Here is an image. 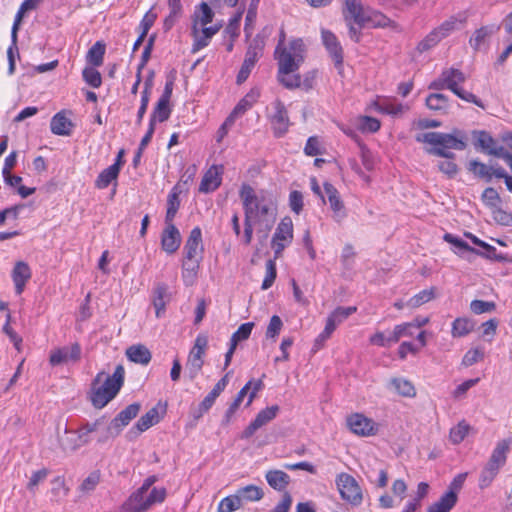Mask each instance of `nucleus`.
<instances>
[{"label":"nucleus","instance_id":"58836bf2","mask_svg":"<svg viewBox=\"0 0 512 512\" xmlns=\"http://www.w3.org/2000/svg\"><path fill=\"white\" fill-rule=\"evenodd\" d=\"M473 138L475 140V147L480 148L483 152L489 154V151L492 150L497 142L496 140L486 131H474Z\"/></svg>","mask_w":512,"mask_h":512},{"label":"nucleus","instance_id":"ea45409f","mask_svg":"<svg viewBox=\"0 0 512 512\" xmlns=\"http://www.w3.org/2000/svg\"><path fill=\"white\" fill-rule=\"evenodd\" d=\"M426 106L430 110L446 113L449 107L448 97L441 93L429 94L426 98Z\"/></svg>","mask_w":512,"mask_h":512},{"label":"nucleus","instance_id":"f8f14e48","mask_svg":"<svg viewBox=\"0 0 512 512\" xmlns=\"http://www.w3.org/2000/svg\"><path fill=\"white\" fill-rule=\"evenodd\" d=\"M321 38L329 56L334 62L335 67L338 69L339 73H341V70L343 69L344 56L340 42L333 32L325 29L321 31Z\"/></svg>","mask_w":512,"mask_h":512},{"label":"nucleus","instance_id":"c9c22d12","mask_svg":"<svg viewBox=\"0 0 512 512\" xmlns=\"http://www.w3.org/2000/svg\"><path fill=\"white\" fill-rule=\"evenodd\" d=\"M511 443V439H503L497 442L496 447L492 451L489 459L503 467L506 463L507 454L510 450Z\"/></svg>","mask_w":512,"mask_h":512},{"label":"nucleus","instance_id":"9d476101","mask_svg":"<svg viewBox=\"0 0 512 512\" xmlns=\"http://www.w3.org/2000/svg\"><path fill=\"white\" fill-rule=\"evenodd\" d=\"M323 187L325 196L327 197V201L332 211V218L336 223L340 224L347 217V210L340 197V193L335 186L329 182H325Z\"/></svg>","mask_w":512,"mask_h":512},{"label":"nucleus","instance_id":"774afa93","mask_svg":"<svg viewBox=\"0 0 512 512\" xmlns=\"http://www.w3.org/2000/svg\"><path fill=\"white\" fill-rule=\"evenodd\" d=\"M483 357H484V353L482 350H480L479 348H473V349L468 350L465 353V355L462 359V364L465 367H469V366L474 365L478 361L482 360Z\"/></svg>","mask_w":512,"mask_h":512},{"label":"nucleus","instance_id":"393cba45","mask_svg":"<svg viewBox=\"0 0 512 512\" xmlns=\"http://www.w3.org/2000/svg\"><path fill=\"white\" fill-rule=\"evenodd\" d=\"M214 11L206 2H201L195 6L191 16V27H205L213 21Z\"/></svg>","mask_w":512,"mask_h":512},{"label":"nucleus","instance_id":"423d86ee","mask_svg":"<svg viewBox=\"0 0 512 512\" xmlns=\"http://www.w3.org/2000/svg\"><path fill=\"white\" fill-rule=\"evenodd\" d=\"M418 142L428 143L434 148L464 150L466 143L463 139L457 138L452 134L441 132H427L416 137Z\"/></svg>","mask_w":512,"mask_h":512},{"label":"nucleus","instance_id":"f257e3e1","mask_svg":"<svg viewBox=\"0 0 512 512\" xmlns=\"http://www.w3.org/2000/svg\"><path fill=\"white\" fill-rule=\"evenodd\" d=\"M239 195L243 202L244 210V232L242 242L245 245H249L251 243L254 227L256 228L259 237L262 240H265L268 237L275 220L270 207L266 204L260 205L254 189L248 184H243L241 186Z\"/></svg>","mask_w":512,"mask_h":512},{"label":"nucleus","instance_id":"c756f323","mask_svg":"<svg viewBox=\"0 0 512 512\" xmlns=\"http://www.w3.org/2000/svg\"><path fill=\"white\" fill-rule=\"evenodd\" d=\"M127 358L134 363L147 365L152 358L149 349L141 344L132 345L126 350Z\"/></svg>","mask_w":512,"mask_h":512},{"label":"nucleus","instance_id":"3c124183","mask_svg":"<svg viewBox=\"0 0 512 512\" xmlns=\"http://www.w3.org/2000/svg\"><path fill=\"white\" fill-rule=\"evenodd\" d=\"M254 327L253 322H246L239 326V328L232 334L230 343L237 346L239 342L247 340Z\"/></svg>","mask_w":512,"mask_h":512},{"label":"nucleus","instance_id":"13d9d810","mask_svg":"<svg viewBox=\"0 0 512 512\" xmlns=\"http://www.w3.org/2000/svg\"><path fill=\"white\" fill-rule=\"evenodd\" d=\"M101 474L98 470L91 472L79 486V490L83 493H89L95 490L100 483Z\"/></svg>","mask_w":512,"mask_h":512},{"label":"nucleus","instance_id":"603ef678","mask_svg":"<svg viewBox=\"0 0 512 512\" xmlns=\"http://www.w3.org/2000/svg\"><path fill=\"white\" fill-rule=\"evenodd\" d=\"M49 475V470L47 468H42L40 470L34 471L29 478V481L26 485V488L29 492L35 494L40 483L44 482Z\"/></svg>","mask_w":512,"mask_h":512},{"label":"nucleus","instance_id":"7c9ffc66","mask_svg":"<svg viewBox=\"0 0 512 512\" xmlns=\"http://www.w3.org/2000/svg\"><path fill=\"white\" fill-rule=\"evenodd\" d=\"M268 484L277 491H285L290 483V476L282 470H270L266 473Z\"/></svg>","mask_w":512,"mask_h":512},{"label":"nucleus","instance_id":"f704fd0d","mask_svg":"<svg viewBox=\"0 0 512 512\" xmlns=\"http://www.w3.org/2000/svg\"><path fill=\"white\" fill-rule=\"evenodd\" d=\"M106 52V44L103 41H97L87 52L86 61L91 66L99 67L103 64Z\"/></svg>","mask_w":512,"mask_h":512},{"label":"nucleus","instance_id":"8fccbe9b","mask_svg":"<svg viewBox=\"0 0 512 512\" xmlns=\"http://www.w3.org/2000/svg\"><path fill=\"white\" fill-rule=\"evenodd\" d=\"M279 412V406L273 405L261 410L253 420L260 428L272 421Z\"/></svg>","mask_w":512,"mask_h":512},{"label":"nucleus","instance_id":"6e6d98bb","mask_svg":"<svg viewBox=\"0 0 512 512\" xmlns=\"http://www.w3.org/2000/svg\"><path fill=\"white\" fill-rule=\"evenodd\" d=\"M82 76L84 81L93 88H99L102 84L101 74L94 68V66L84 68Z\"/></svg>","mask_w":512,"mask_h":512},{"label":"nucleus","instance_id":"4d7b16f0","mask_svg":"<svg viewBox=\"0 0 512 512\" xmlns=\"http://www.w3.org/2000/svg\"><path fill=\"white\" fill-rule=\"evenodd\" d=\"M469 425L465 422H460L450 430L449 438L453 444L461 443L467 436Z\"/></svg>","mask_w":512,"mask_h":512},{"label":"nucleus","instance_id":"72a5a7b5","mask_svg":"<svg viewBox=\"0 0 512 512\" xmlns=\"http://www.w3.org/2000/svg\"><path fill=\"white\" fill-rule=\"evenodd\" d=\"M178 188H179V184L175 185L168 195L165 223H169V222L173 223L176 213L180 207L179 195H180L181 191L178 190Z\"/></svg>","mask_w":512,"mask_h":512},{"label":"nucleus","instance_id":"2eb2a0df","mask_svg":"<svg viewBox=\"0 0 512 512\" xmlns=\"http://www.w3.org/2000/svg\"><path fill=\"white\" fill-rule=\"evenodd\" d=\"M369 8H365L361 0H345L343 16L345 21H353L354 24L365 27L366 15Z\"/></svg>","mask_w":512,"mask_h":512},{"label":"nucleus","instance_id":"20e7f679","mask_svg":"<svg viewBox=\"0 0 512 512\" xmlns=\"http://www.w3.org/2000/svg\"><path fill=\"white\" fill-rule=\"evenodd\" d=\"M335 483L341 498L352 506H359L363 501V492L356 479L345 472L336 476Z\"/></svg>","mask_w":512,"mask_h":512},{"label":"nucleus","instance_id":"49530a36","mask_svg":"<svg viewBox=\"0 0 512 512\" xmlns=\"http://www.w3.org/2000/svg\"><path fill=\"white\" fill-rule=\"evenodd\" d=\"M468 170L476 177L484 179L486 182L491 181L490 166H487L478 160H471L469 162Z\"/></svg>","mask_w":512,"mask_h":512},{"label":"nucleus","instance_id":"0e129e2a","mask_svg":"<svg viewBox=\"0 0 512 512\" xmlns=\"http://www.w3.org/2000/svg\"><path fill=\"white\" fill-rule=\"evenodd\" d=\"M149 494H146V503L153 506L157 503H162L167 495V491L164 487H154L149 490Z\"/></svg>","mask_w":512,"mask_h":512},{"label":"nucleus","instance_id":"7ed1b4c3","mask_svg":"<svg viewBox=\"0 0 512 512\" xmlns=\"http://www.w3.org/2000/svg\"><path fill=\"white\" fill-rule=\"evenodd\" d=\"M284 37L282 33L274 52L278 65L277 73L291 74L297 72L304 62L306 49L303 40L300 38L290 41L286 46Z\"/></svg>","mask_w":512,"mask_h":512},{"label":"nucleus","instance_id":"b1692460","mask_svg":"<svg viewBox=\"0 0 512 512\" xmlns=\"http://www.w3.org/2000/svg\"><path fill=\"white\" fill-rule=\"evenodd\" d=\"M147 492L137 489L128 499L122 504L124 512H146L151 508L150 504L146 503Z\"/></svg>","mask_w":512,"mask_h":512},{"label":"nucleus","instance_id":"2f4dec72","mask_svg":"<svg viewBox=\"0 0 512 512\" xmlns=\"http://www.w3.org/2000/svg\"><path fill=\"white\" fill-rule=\"evenodd\" d=\"M458 501V496L453 493H444L438 501L430 505L427 512H450Z\"/></svg>","mask_w":512,"mask_h":512},{"label":"nucleus","instance_id":"473e14b6","mask_svg":"<svg viewBox=\"0 0 512 512\" xmlns=\"http://www.w3.org/2000/svg\"><path fill=\"white\" fill-rule=\"evenodd\" d=\"M236 495L238 496L241 504L243 505L244 502H254L261 500L264 496V492L262 488H260L259 486L250 484L239 488L236 491Z\"/></svg>","mask_w":512,"mask_h":512},{"label":"nucleus","instance_id":"6e6552de","mask_svg":"<svg viewBox=\"0 0 512 512\" xmlns=\"http://www.w3.org/2000/svg\"><path fill=\"white\" fill-rule=\"evenodd\" d=\"M141 405L139 403H132L125 409L120 411L115 418H113L107 427V433L111 437L118 436L124 427H126L131 420H133L139 413Z\"/></svg>","mask_w":512,"mask_h":512},{"label":"nucleus","instance_id":"79ce46f5","mask_svg":"<svg viewBox=\"0 0 512 512\" xmlns=\"http://www.w3.org/2000/svg\"><path fill=\"white\" fill-rule=\"evenodd\" d=\"M474 329V322L469 318H456L452 323V336L454 338L464 337Z\"/></svg>","mask_w":512,"mask_h":512},{"label":"nucleus","instance_id":"37998d69","mask_svg":"<svg viewBox=\"0 0 512 512\" xmlns=\"http://www.w3.org/2000/svg\"><path fill=\"white\" fill-rule=\"evenodd\" d=\"M494 26H482L475 30L474 34L469 40L470 46L475 50H479L485 40L495 32Z\"/></svg>","mask_w":512,"mask_h":512},{"label":"nucleus","instance_id":"cd10ccee","mask_svg":"<svg viewBox=\"0 0 512 512\" xmlns=\"http://www.w3.org/2000/svg\"><path fill=\"white\" fill-rule=\"evenodd\" d=\"M220 171L217 166L210 167L203 175L200 185L199 192L209 193L215 191L221 185Z\"/></svg>","mask_w":512,"mask_h":512},{"label":"nucleus","instance_id":"dca6fc26","mask_svg":"<svg viewBox=\"0 0 512 512\" xmlns=\"http://www.w3.org/2000/svg\"><path fill=\"white\" fill-rule=\"evenodd\" d=\"M469 16L470 13L468 10L460 11L457 14L450 16L439 26L435 27L434 30L441 40H443L455 30L459 29V26H464L467 23Z\"/></svg>","mask_w":512,"mask_h":512},{"label":"nucleus","instance_id":"e433bc0d","mask_svg":"<svg viewBox=\"0 0 512 512\" xmlns=\"http://www.w3.org/2000/svg\"><path fill=\"white\" fill-rule=\"evenodd\" d=\"M119 172L118 164L110 165L98 175L95 181L96 187L99 189L107 188L112 183V181L117 179Z\"/></svg>","mask_w":512,"mask_h":512},{"label":"nucleus","instance_id":"412c9836","mask_svg":"<svg viewBox=\"0 0 512 512\" xmlns=\"http://www.w3.org/2000/svg\"><path fill=\"white\" fill-rule=\"evenodd\" d=\"M67 111L56 113L50 121V130L57 136H70L75 124L66 116Z\"/></svg>","mask_w":512,"mask_h":512},{"label":"nucleus","instance_id":"69168bd1","mask_svg":"<svg viewBox=\"0 0 512 512\" xmlns=\"http://www.w3.org/2000/svg\"><path fill=\"white\" fill-rule=\"evenodd\" d=\"M357 311L356 306H349V307H337L329 316L333 318L338 325L342 323L344 320H346L350 315L355 313Z\"/></svg>","mask_w":512,"mask_h":512},{"label":"nucleus","instance_id":"1a4fd4ad","mask_svg":"<svg viewBox=\"0 0 512 512\" xmlns=\"http://www.w3.org/2000/svg\"><path fill=\"white\" fill-rule=\"evenodd\" d=\"M272 105L274 112L269 116V120L272 125L274 136L280 138L287 133L290 125L288 112L284 103L278 99L275 100Z\"/></svg>","mask_w":512,"mask_h":512},{"label":"nucleus","instance_id":"c85d7f7f","mask_svg":"<svg viewBox=\"0 0 512 512\" xmlns=\"http://www.w3.org/2000/svg\"><path fill=\"white\" fill-rule=\"evenodd\" d=\"M202 257L186 259L184 257V261L182 264V279L186 286H191L194 284L198 270L200 268V261Z\"/></svg>","mask_w":512,"mask_h":512},{"label":"nucleus","instance_id":"de8ad7c7","mask_svg":"<svg viewBox=\"0 0 512 512\" xmlns=\"http://www.w3.org/2000/svg\"><path fill=\"white\" fill-rule=\"evenodd\" d=\"M278 82L289 90H294L301 87V75L297 72L291 74L277 73Z\"/></svg>","mask_w":512,"mask_h":512},{"label":"nucleus","instance_id":"a211bd4d","mask_svg":"<svg viewBox=\"0 0 512 512\" xmlns=\"http://www.w3.org/2000/svg\"><path fill=\"white\" fill-rule=\"evenodd\" d=\"M171 300L169 287L165 283H157L152 291V303L157 318L165 313L166 304Z\"/></svg>","mask_w":512,"mask_h":512},{"label":"nucleus","instance_id":"4468645a","mask_svg":"<svg viewBox=\"0 0 512 512\" xmlns=\"http://www.w3.org/2000/svg\"><path fill=\"white\" fill-rule=\"evenodd\" d=\"M221 27V24H214L208 27H196V29L191 27V36L193 38L191 52L196 53L207 47L213 36L219 32Z\"/></svg>","mask_w":512,"mask_h":512},{"label":"nucleus","instance_id":"052dcab7","mask_svg":"<svg viewBox=\"0 0 512 512\" xmlns=\"http://www.w3.org/2000/svg\"><path fill=\"white\" fill-rule=\"evenodd\" d=\"M276 276H277V269H276L275 260L269 259L266 262V276L262 282L261 288L263 290L269 289L273 285V283L276 279Z\"/></svg>","mask_w":512,"mask_h":512},{"label":"nucleus","instance_id":"a878e982","mask_svg":"<svg viewBox=\"0 0 512 512\" xmlns=\"http://www.w3.org/2000/svg\"><path fill=\"white\" fill-rule=\"evenodd\" d=\"M31 278V270L27 263L19 261L12 270V279L15 285L17 295L22 294L26 282Z\"/></svg>","mask_w":512,"mask_h":512},{"label":"nucleus","instance_id":"e2e57ef3","mask_svg":"<svg viewBox=\"0 0 512 512\" xmlns=\"http://www.w3.org/2000/svg\"><path fill=\"white\" fill-rule=\"evenodd\" d=\"M380 126V121L370 116H363L359 120V128L363 132H377L380 129Z\"/></svg>","mask_w":512,"mask_h":512},{"label":"nucleus","instance_id":"4c0bfd02","mask_svg":"<svg viewBox=\"0 0 512 512\" xmlns=\"http://www.w3.org/2000/svg\"><path fill=\"white\" fill-rule=\"evenodd\" d=\"M263 382L261 379H258L256 381L250 380L248 381L244 387L241 388V390L238 392L236 398L234 399L235 402L241 404L244 397L247 395L248 391L252 388V391L249 395L248 403L247 405H250L252 401L254 400L256 394L258 391H260L263 388Z\"/></svg>","mask_w":512,"mask_h":512},{"label":"nucleus","instance_id":"4be33fe9","mask_svg":"<svg viewBox=\"0 0 512 512\" xmlns=\"http://www.w3.org/2000/svg\"><path fill=\"white\" fill-rule=\"evenodd\" d=\"M260 97V90L252 88L234 107L229 115V122H234L236 118L242 116L258 101Z\"/></svg>","mask_w":512,"mask_h":512},{"label":"nucleus","instance_id":"09e8293b","mask_svg":"<svg viewBox=\"0 0 512 512\" xmlns=\"http://www.w3.org/2000/svg\"><path fill=\"white\" fill-rule=\"evenodd\" d=\"M242 507L240 499L235 494L224 497L218 504L217 512H234Z\"/></svg>","mask_w":512,"mask_h":512},{"label":"nucleus","instance_id":"ddd939ff","mask_svg":"<svg viewBox=\"0 0 512 512\" xmlns=\"http://www.w3.org/2000/svg\"><path fill=\"white\" fill-rule=\"evenodd\" d=\"M81 358V346L73 343L70 346L56 348L50 352L49 362L52 366H58L63 363L78 362Z\"/></svg>","mask_w":512,"mask_h":512},{"label":"nucleus","instance_id":"a19ab883","mask_svg":"<svg viewBox=\"0 0 512 512\" xmlns=\"http://www.w3.org/2000/svg\"><path fill=\"white\" fill-rule=\"evenodd\" d=\"M170 114L169 102L158 99L150 115L149 123L156 125V122H164L170 117Z\"/></svg>","mask_w":512,"mask_h":512},{"label":"nucleus","instance_id":"a18cd8bd","mask_svg":"<svg viewBox=\"0 0 512 512\" xmlns=\"http://www.w3.org/2000/svg\"><path fill=\"white\" fill-rule=\"evenodd\" d=\"M391 385L401 396L414 397L416 395L415 387L406 379L394 378L391 380Z\"/></svg>","mask_w":512,"mask_h":512},{"label":"nucleus","instance_id":"c03bdc74","mask_svg":"<svg viewBox=\"0 0 512 512\" xmlns=\"http://www.w3.org/2000/svg\"><path fill=\"white\" fill-rule=\"evenodd\" d=\"M393 21L379 11L369 9L366 15L365 26L371 25L374 28L388 27Z\"/></svg>","mask_w":512,"mask_h":512},{"label":"nucleus","instance_id":"5fc2aeb1","mask_svg":"<svg viewBox=\"0 0 512 512\" xmlns=\"http://www.w3.org/2000/svg\"><path fill=\"white\" fill-rule=\"evenodd\" d=\"M440 41L441 38L433 29L418 43L416 50L419 53L426 52L435 47Z\"/></svg>","mask_w":512,"mask_h":512},{"label":"nucleus","instance_id":"0eeeda50","mask_svg":"<svg viewBox=\"0 0 512 512\" xmlns=\"http://www.w3.org/2000/svg\"><path fill=\"white\" fill-rule=\"evenodd\" d=\"M293 239V223L289 217L281 220L272 238L275 259L280 257L286 245Z\"/></svg>","mask_w":512,"mask_h":512},{"label":"nucleus","instance_id":"bb28decb","mask_svg":"<svg viewBox=\"0 0 512 512\" xmlns=\"http://www.w3.org/2000/svg\"><path fill=\"white\" fill-rule=\"evenodd\" d=\"M444 241L452 244L455 247L454 252L463 259L469 262L473 261V253L476 251L475 248L471 247L467 242L458 236L451 233H445L443 236Z\"/></svg>","mask_w":512,"mask_h":512},{"label":"nucleus","instance_id":"680f3d73","mask_svg":"<svg viewBox=\"0 0 512 512\" xmlns=\"http://www.w3.org/2000/svg\"><path fill=\"white\" fill-rule=\"evenodd\" d=\"M303 194L298 190H293L289 194V207L295 214L299 215L303 210Z\"/></svg>","mask_w":512,"mask_h":512},{"label":"nucleus","instance_id":"39448f33","mask_svg":"<svg viewBox=\"0 0 512 512\" xmlns=\"http://www.w3.org/2000/svg\"><path fill=\"white\" fill-rule=\"evenodd\" d=\"M443 80L447 83V89L451 90L459 98L483 109L485 108L483 102L476 95L459 87V84L464 83L466 80L462 71L455 68L445 69L443 70Z\"/></svg>","mask_w":512,"mask_h":512},{"label":"nucleus","instance_id":"f3484780","mask_svg":"<svg viewBox=\"0 0 512 512\" xmlns=\"http://www.w3.org/2000/svg\"><path fill=\"white\" fill-rule=\"evenodd\" d=\"M181 235L178 228L172 223H165L161 234V247L168 254L175 253L181 244Z\"/></svg>","mask_w":512,"mask_h":512},{"label":"nucleus","instance_id":"5701e85b","mask_svg":"<svg viewBox=\"0 0 512 512\" xmlns=\"http://www.w3.org/2000/svg\"><path fill=\"white\" fill-rule=\"evenodd\" d=\"M260 56L261 53L257 47L249 46V48L246 51L242 66L236 77L237 84H242L247 80L252 71V68L254 67Z\"/></svg>","mask_w":512,"mask_h":512},{"label":"nucleus","instance_id":"338daca9","mask_svg":"<svg viewBox=\"0 0 512 512\" xmlns=\"http://www.w3.org/2000/svg\"><path fill=\"white\" fill-rule=\"evenodd\" d=\"M481 198L485 205L491 208L497 207L500 203V196L493 187L486 188L483 191Z\"/></svg>","mask_w":512,"mask_h":512},{"label":"nucleus","instance_id":"6ab92c4d","mask_svg":"<svg viewBox=\"0 0 512 512\" xmlns=\"http://www.w3.org/2000/svg\"><path fill=\"white\" fill-rule=\"evenodd\" d=\"M183 250L186 259L202 257L201 254L204 248L202 245V232L199 227H194L191 230Z\"/></svg>","mask_w":512,"mask_h":512},{"label":"nucleus","instance_id":"f03ea898","mask_svg":"<svg viewBox=\"0 0 512 512\" xmlns=\"http://www.w3.org/2000/svg\"><path fill=\"white\" fill-rule=\"evenodd\" d=\"M125 370L117 365L112 375L101 371L97 373L91 388L90 400L95 408L101 409L113 400L124 384Z\"/></svg>","mask_w":512,"mask_h":512},{"label":"nucleus","instance_id":"864d4df0","mask_svg":"<svg viewBox=\"0 0 512 512\" xmlns=\"http://www.w3.org/2000/svg\"><path fill=\"white\" fill-rule=\"evenodd\" d=\"M481 248L483 249V251L476 249V251H474V253H473V256L479 255V256L487 258L489 260H494V261H498V262L507 260L506 255L497 253V249L494 246H492L486 242L484 243V246H482Z\"/></svg>","mask_w":512,"mask_h":512},{"label":"nucleus","instance_id":"9b49d317","mask_svg":"<svg viewBox=\"0 0 512 512\" xmlns=\"http://www.w3.org/2000/svg\"><path fill=\"white\" fill-rule=\"evenodd\" d=\"M347 425L354 434L362 437L373 436L378 432V425L360 413L347 417Z\"/></svg>","mask_w":512,"mask_h":512},{"label":"nucleus","instance_id":"aec40b11","mask_svg":"<svg viewBox=\"0 0 512 512\" xmlns=\"http://www.w3.org/2000/svg\"><path fill=\"white\" fill-rule=\"evenodd\" d=\"M159 422L158 409L151 408L146 414L141 416L136 424L129 430L128 437L130 439L138 437L142 432L148 430L153 425Z\"/></svg>","mask_w":512,"mask_h":512},{"label":"nucleus","instance_id":"bf43d9fd","mask_svg":"<svg viewBox=\"0 0 512 512\" xmlns=\"http://www.w3.org/2000/svg\"><path fill=\"white\" fill-rule=\"evenodd\" d=\"M495 309L496 304L493 301H483L476 299L470 303V310L476 315L492 312Z\"/></svg>","mask_w":512,"mask_h":512}]
</instances>
